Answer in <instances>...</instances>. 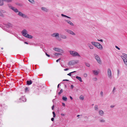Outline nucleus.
<instances>
[{"instance_id": "f257e3e1", "label": "nucleus", "mask_w": 127, "mask_h": 127, "mask_svg": "<svg viewBox=\"0 0 127 127\" xmlns=\"http://www.w3.org/2000/svg\"><path fill=\"white\" fill-rule=\"evenodd\" d=\"M23 35L24 37L29 38L31 39L32 38V36L31 35L28 34V32L26 30L24 29L21 32Z\"/></svg>"}, {"instance_id": "f03ea898", "label": "nucleus", "mask_w": 127, "mask_h": 127, "mask_svg": "<svg viewBox=\"0 0 127 127\" xmlns=\"http://www.w3.org/2000/svg\"><path fill=\"white\" fill-rule=\"evenodd\" d=\"M70 54L73 57H80V55L77 52L74 51H69Z\"/></svg>"}, {"instance_id": "7ed1b4c3", "label": "nucleus", "mask_w": 127, "mask_h": 127, "mask_svg": "<svg viewBox=\"0 0 127 127\" xmlns=\"http://www.w3.org/2000/svg\"><path fill=\"white\" fill-rule=\"evenodd\" d=\"M94 56L97 62L99 64H101V61L99 56L96 54H94Z\"/></svg>"}, {"instance_id": "20e7f679", "label": "nucleus", "mask_w": 127, "mask_h": 127, "mask_svg": "<svg viewBox=\"0 0 127 127\" xmlns=\"http://www.w3.org/2000/svg\"><path fill=\"white\" fill-rule=\"evenodd\" d=\"M107 76L110 79L112 78V75L111 69L110 68H108L107 70Z\"/></svg>"}, {"instance_id": "39448f33", "label": "nucleus", "mask_w": 127, "mask_h": 127, "mask_svg": "<svg viewBox=\"0 0 127 127\" xmlns=\"http://www.w3.org/2000/svg\"><path fill=\"white\" fill-rule=\"evenodd\" d=\"M51 36L53 37L57 38L59 37V34L57 32H54L51 34Z\"/></svg>"}, {"instance_id": "423d86ee", "label": "nucleus", "mask_w": 127, "mask_h": 127, "mask_svg": "<svg viewBox=\"0 0 127 127\" xmlns=\"http://www.w3.org/2000/svg\"><path fill=\"white\" fill-rule=\"evenodd\" d=\"M65 31L68 33L71 34L72 35H75V34L71 30L69 29H66L65 30Z\"/></svg>"}, {"instance_id": "0eeeda50", "label": "nucleus", "mask_w": 127, "mask_h": 127, "mask_svg": "<svg viewBox=\"0 0 127 127\" xmlns=\"http://www.w3.org/2000/svg\"><path fill=\"white\" fill-rule=\"evenodd\" d=\"M121 57L124 61L125 59H127V55L125 53H123L122 55L121 56Z\"/></svg>"}, {"instance_id": "6e6552de", "label": "nucleus", "mask_w": 127, "mask_h": 127, "mask_svg": "<svg viewBox=\"0 0 127 127\" xmlns=\"http://www.w3.org/2000/svg\"><path fill=\"white\" fill-rule=\"evenodd\" d=\"M18 12L19 13L18 14L20 16L24 18H26L27 17V16L25 14L23 13L20 12Z\"/></svg>"}, {"instance_id": "1a4fd4ad", "label": "nucleus", "mask_w": 127, "mask_h": 127, "mask_svg": "<svg viewBox=\"0 0 127 127\" xmlns=\"http://www.w3.org/2000/svg\"><path fill=\"white\" fill-rule=\"evenodd\" d=\"M95 47L98 49L100 50H101L103 49V47L102 46L101 44L98 43H97Z\"/></svg>"}, {"instance_id": "9d476101", "label": "nucleus", "mask_w": 127, "mask_h": 127, "mask_svg": "<svg viewBox=\"0 0 127 127\" xmlns=\"http://www.w3.org/2000/svg\"><path fill=\"white\" fill-rule=\"evenodd\" d=\"M6 12V11L4 10H0V16L2 17H4V15L2 13H5Z\"/></svg>"}, {"instance_id": "9b49d317", "label": "nucleus", "mask_w": 127, "mask_h": 127, "mask_svg": "<svg viewBox=\"0 0 127 127\" xmlns=\"http://www.w3.org/2000/svg\"><path fill=\"white\" fill-rule=\"evenodd\" d=\"M26 101V98L24 97H22L21 98H20L18 101L19 102H25Z\"/></svg>"}, {"instance_id": "f8f14e48", "label": "nucleus", "mask_w": 127, "mask_h": 127, "mask_svg": "<svg viewBox=\"0 0 127 127\" xmlns=\"http://www.w3.org/2000/svg\"><path fill=\"white\" fill-rule=\"evenodd\" d=\"M64 21L66 22L68 24L72 26H74V24L70 21L69 20H65Z\"/></svg>"}, {"instance_id": "ddd939ff", "label": "nucleus", "mask_w": 127, "mask_h": 127, "mask_svg": "<svg viewBox=\"0 0 127 127\" xmlns=\"http://www.w3.org/2000/svg\"><path fill=\"white\" fill-rule=\"evenodd\" d=\"M53 50L55 51L59 52L61 53H63V51L62 50L59 48H53Z\"/></svg>"}, {"instance_id": "4468645a", "label": "nucleus", "mask_w": 127, "mask_h": 127, "mask_svg": "<svg viewBox=\"0 0 127 127\" xmlns=\"http://www.w3.org/2000/svg\"><path fill=\"white\" fill-rule=\"evenodd\" d=\"M98 114L99 115L101 116H103L104 114V112L103 111L101 110H100L98 111Z\"/></svg>"}, {"instance_id": "2eb2a0df", "label": "nucleus", "mask_w": 127, "mask_h": 127, "mask_svg": "<svg viewBox=\"0 0 127 127\" xmlns=\"http://www.w3.org/2000/svg\"><path fill=\"white\" fill-rule=\"evenodd\" d=\"M99 122L101 123H104L106 121L103 118H101L99 119Z\"/></svg>"}, {"instance_id": "dca6fc26", "label": "nucleus", "mask_w": 127, "mask_h": 127, "mask_svg": "<svg viewBox=\"0 0 127 127\" xmlns=\"http://www.w3.org/2000/svg\"><path fill=\"white\" fill-rule=\"evenodd\" d=\"M92 71L93 74L95 75H97L98 74L99 72L97 70H93Z\"/></svg>"}, {"instance_id": "f3484780", "label": "nucleus", "mask_w": 127, "mask_h": 127, "mask_svg": "<svg viewBox=\"0 0 127 127\" xmlns=\"http://www.w3.org/2000/svg\"><path fill=\"white\" fill-rule=\"evenodd\" d=\"M60 37L62 38L63 39H66L67 38L66 35L63 34H60Z\"/></svg>"}, {"instance_id": "a211bd4d", "label": "nucleus", "mask_w": 127, "mask_h": 127, "mask_svg": "<svg viewBox=\"0 0 127 127\" xmlns=\"http://www.w3.org/2000/svg\"><path fill=\"white\" fill-rule=\"evenodd\" d=\"M88 46L89 48L90 49H93L94 48V47L92 45H91V44H89L88 45Z\"/></svg>"}, {"instance_id": "6ab92c4d", "label": "nucleus", "mask_w": 127, "mask_h": 127, "mask_svg": "<svg viewBox=\"0 0 127 127\" xmlns=\"http://www.w3.org/2000/svg\"><path fill=\"white\" fill-rule=\"evenodd\" d=\"M12 9L16 13L18 12H19L18 10L16 8L14 7Z\"/></svg>"}, {"instance_id": "aec40b11", "label": "nucleus", "mask_w": 127, "mask_h": 127, "mask_svg": "<svg viewBox=\"0 0 127 127\" xmlns=\"http://www.w3.org/2000/svg\"><path fill=\"white\" fill-rule=\"evenodd\" d=\"M76 78L78 80H79V81L80 82H82L81 78L80 77H79L78 76H76Z\"/></svg>"}, {"instance_id": "412c9836", "label": "nucleus", "mask_w": 127, "mask_h": 127, "mask_svg": "<svg viewBox=\"0 0 127 127\" xmlns=\"http://www.w3.org/2000/svg\"><path fill=\"white\" fill-rule=\"evenodd\" d=\"M41 9L42 10L46 12H47L48 11V9L45 7H42L41 8Z\"/></svg>"}, {"instance_id": "4be33fe9", "label": "nucleus", "mask_w": 127, "mask_h": 127, "mask_svg": "<svg viewBox=\"0 0 127 127\" xmlns=\"http://www.w3.org/2000/svg\"><path fill=\"white\" fill-rule=\"evenodd\" d=\"M61 16L63 17H66L67 18H68V19H71V18L70 17L68 16H67L66 15H64L63 14H62Z\"/></svg>"}, {"instance_id": "5701e85b", "label": "nucleus", "mask_w": 127, "mask_h": 127, "mask_svg": "<svg viewBox=\"0 0 127 127\" xmlns=\"http://www.w3.org/2000/svg\"><path fill=\"white\" fill-rule=\"evenodd\" d=\"M68 64L69 65H74L73 61H70L68 63Z\"/></svg>"}, {"instance_id": "b1692460", "label": "nucleus", "mask_w": 127, "mask_h": 127, "mask_svg": "<svg viewBox=\"0 0 127 127\" xmlns=\"http://www.w3.org/2000/svg\"><path fill=\"white\" fill-rule=\"evenodd\" d=\"M27 84L28 85H30L32 84V81L31 80L27 81Z\"/></svg>"}, {"instance_id": "393cba45", "label": "nucleus", "mask_w": 127, "mask_h": 127, "mask_svg": "<svg viewBox=\"0 0 127 127\" xmlns=\"http://www.w3.org/2000/svg\"><path fill=\"white\" fill-rule=\"evenodd\" d=\"M97 42H91V44L94 45V46H96V44H97Z\"/></svg>"}, {"instance_id": "a878e982", "label": "nucleus", "mask_w": 127, "mask_h": 127, "mask_svg": "<svg viewBox=\"0 0 127 127\" xmlns=\"http://www.w3.org/2000/svg\"><path fill=\"white\" fill-rule=\"evenodd\" d=\"M3 0H0V6H2L3 5Z\"/></svg>"}, {"instance_id": "bb28decb", "label": "nucleus", "mask_w": 127, "mask_h": 127, "mask_svg": "<svg viewBox=\"0 0 127 127\" xmlns=\"http://www.w3.org/2000/svg\"><path fill=\"white\" fill-rule=\"evenodd\" d=\"M62 99L66 101L67 100V98L66 97H64V96H63L62 97Z\"/></svg>"}, {"instance_id": "cd10ccee", "label": "nucleus", "mask_w": 127, "mask_h": 127, "mask_svg": "<svg viewBox=\"0 0 127 127\" xmlns=\"http://www.w3.org/2000/svg\"><path fill=\"white\" fill-rule=\"evenodd\" d=\"M84 97L82 95H80L79 97L80 99L82 100L84 99Z\"/></svg>"}, {"instance_id": "c85d7f7f", "label": "nucleus", "mask_w": 127, "mask_h": 127, "mask_svg": "<svg viewBox=\"0 0 127 127\" xmlns=\"http://www.w3.org/2000/svg\"><path fill=\"white\" fill-rule=\"evenodd\" d=\"M123 61L124 64H125V65L127 66V59H125V60Z\"/></svg>"}, {"instance_id": "c756f323", "label": "nucleus", "mask_w": 127, "mask_h": 127, "mask_svg": "<svg viewBox=\"0 0 127 127\" xmlns=\"http://www.w3.org/2000/svg\"><path fill=\"white\" fill-rule=\"evenodd\" d=\"M74 64H77L78 63L79 61L78 60H73Z\"/></svg>"}, {"instance_id": "7c9ffc66", "label": "nucleus", "mask_w": 127, "mask_h": 127, "mask_svg": "<svg viewBox=\"0 0 127 127\" xmlns=\"http://www.w3.org/2000/svg\"><path fill=\"white\" fill-rule=\"evenodd\" d=\"M12 0H3L4 1H5L8 2H11Z\"/></svg>"}, {"instance_id": "2f4dec72", "label": "nucleus", "mask_w": 127, "mask_h": 127, "mask_svg": "<svg viewBox=\"0 0 127 127\" xmlns=\"http://www.w3.org/2000/svg\"><path fill=\"white\" fill-rule=\"evenodd\" d=\"M116 90V88L115 87H114L113 88V89L112 91V92L114 94L115 92V90Z\"/></svg>"}, {"instance_id": "473e14b6", "label": "nucleus", "mask_w": 127, "mask_h": 127, "mask_svg": "<svg viewBox=\"0 0 127 127\" xmlns=\"http://www.w3.org/2000/svg\"><path fill=\"white\" fill-rule=\"evenodd\" d=\"M95 110H97L98 109L97 106V105H95Z\"/></svg>"}, {"instance_id": "72a5a7b5", "label": "nucleus", "mask_w": 127, "mask_h": 127, "mask_svg": "<svg viewBox=\"0 0 127 127\" xmlns=\"http://www.w3.org/2000/svg\"><path fill=\"white\" fill-rule=\"evenodd\" d=\"M63 90L62 89H61L60 92L58 93V94L60 95L63 92Z\"/></svg>"}, {"instance_id": "f704fd0d", "label": "nucleus", "mask_w": 127, "mask_h": 127, "mask_svg": "<svg viewBox=\"0 0 127 127\" xmlns=\"http://www.w3.org/2000/svg\"><path fill=\"white\" fill-rule=\"evenodd\" d=\"M8 6L9 8L11 9H12L13 8V7H12L11 5L10 4H8Z\"/></svg>"}, {"instance_id": "c9c22d12", "label": "nucleus", "mask_w": 127, "mask_h": 127, "mask_svg": "<svg viewBox=\"0 0 127 127\" xmlns=\"http://www.w3.org/2000/svg\"><path fill=\"white\" fill-rule=\"evenodd\" d=\"M85 64L88 67H89V66H90V64L88 63H85Z\"/></svg>"}, {"instance_id": "e433bc0d", "label": "nucleus", "mask_w": 127, "mask_h": 127, "mask_svg": "<svg viewBox=\"0 0 127 127\" xmlns=\"http://www.w3.org/2000/svg\"><path fill=\"white\" fill-rule=\"evenodd\" d=\"M76 72V71H74L71 72L69 73L68 74H67V75L70 76L71 75V73H74V72Z\"/></svg>"}, {"instance_id": "4c0bfd02", "label": "nucleus", "mask_w": 127, "mask_h": 127, "mask_svg": "<svg viewBox=\"0 0 127 127\" xmlns=\"http://www.w3.org/2000/svg\"><path fill=\"white\" fill-rule=\"evenodd\" d=\"M93 80L94 81H96L97 80V79L96 77H94L93 78Z\"/></svg>"}, {"instance_id": "58836bf2", "label": "nucleus", "mask_w": 127, "mask_h": 127, "mask_svg": "<svg viewBox=\"0 0 127 127\" xmlns=\"http://www.w3.org/2000/svg\"><path fill=\"white\" fill-rule=\"evenodd\" d=\"M87 74L86 73H85L83 74V76L85 77H87Z\"/></svg>"}, {"instance_id": "ea45409f", "label": "nucleus", "mask_w": 127, "mask_h": 127, "mask_svg": "<svg viewBox=\"0 0 127 127\" xmlns=\"http://www.w3.org/2000/svg\"><path fill=\"white\" fill-rule=\"evenodd\" d=\"M30 2L32 3H33L34 1L33 0H28Z\"/></svg>"}, {"instance_id": "a19ab883", "label": "nucleus", "mask_w": 127, "mask_h": 127, "mask_svg": "<svg viewBox=\"0 0 127 127\" xmlns=\"http://www.w3.org/2000/svg\"><path fill=\"white\" fill-rule=\"evenodd\" d=\"M61 55V54L60 53H55V55L56 56H58L59 55Z\"/></svg>"}, {"instance_id": "79ce46f5", "label": "nucleus", "mask_w": 127, "mask_h": 127, "mask_svg": "<svg viewBox=\"0 0 127 127\" xmlns=\"http://www.w3.org/2000/svg\"><path fill=\"white\" fill-rule=\"evenodd\" d=\"M52 113L53 114V117H56V115L55 113L54 112H52Z\"/></svg>"}, {"instance_id": "37998d69", "label": "nucleus", "mask_w": 127, "mask_h": 127, "mask_svg": "<svg viewBox=\"0 0 127 127\" xmlns=\"http://www.w3.org/2000/svg\"><path fill=\"white\" fill-rule=\"evenodd\" d=\"M8 25L9 27H11L12 26V25L10 23L8 24Z\"/></svg>"}, {"instance_id": "c03bdc74", "label": "nucleus", "mask_w": 127, "mask_h": 127, "mask_svg": "<svg viewBox=\"0 0 127 127\" xmlns=\"http://www.w3.org/2000/svg\"><path fill=\"white\" fill-rule=\"evenodd\" d=\"M100 95L102 96L103 95V92L102 91H101L100 93Z\"/></svg>"}, {"instance_id": "a18cd8bd", "label": "nucleus", "mask_w": 127, "mask_h": 127, "mask_svg": "<svg viewBox=\"0 0 127 127\" xmlns=\"http://www.w3.org/2000/svg\"><path fill=\"white\" fill-rule=\"evenodd\" d=\"M115 47L116 48H117L118 50H120V49L119 47H118V46H115Z\"/></svg>"}, {"instance_id": "49530a36", "label": "nucleus", "mask_w": 127, "mask_h": 127, "mask_svg": "<svg viewBox=\"0 0 127 127\" xmlns=\"http://www.w3.org/2000/svg\"><path fill=\"white\" fill-rule=\"evenodd\" d=\"M28 91V88H25V92H26Z\"/></svg>"}, {"instance_id": "de8ad7c7", "label": "nucleus", "mask_w": 127, "mask_h": 127, "mask_svg": "<svg viewBox=\"0 0 127 127\" xmlns=\"http://www.w3.org/2000/svg\"><path fill=\"white\" fill-rule=\"evenodd\" d=\"M115 105H111L110 106V107L111 108H113L115 107Z\"/></svg>"}, {"instance_id": "09e8293b", "label": "nucleus", "mask_w": 127, "mask_h": 127, "mask_svg": "<svg viewBox=\"0 0 127 127\" xmlns=\"http://www.w3.org/2000/svg\"><path fill=\"white\" fill-rule=\"evenodd\" d=\"M98 41H101V42H103V40L102 39H100V40L98 39Z\"/></svg>"}, {"instance_id": "8fccbe9b", "label": "nucleus", "mask_w": 127, "mask_h": 127, "mask_svg": "<svg viewBox=\"0 0 127 127\" xmlns=\"http://www.w3.org/2000/svg\"><path fill=\"white\" fill-rule=\"evenodd\" d=\"M61 115L62 116H64L65 115V114H63V113H61Z\"/></svg>"}, {"instance_id": "3c124183", "label": "nucleus", "mask_w": 127, "mask_h": 127, "mask_svg": "<svg viewBox=\"0 0 127 127\" xmlns=\"http://www.w3.org/2000/svg\"><path fill=\"white\" fill-rule=\"evenodd\" d=\"M74 86L72 85L71 86V87L72 89H73L74 88Z\"/></svg>"}, {"instance_id": "603ef678", "label": "nucleus", "mask_w": 127, "mask_h": 127, "mask_svg": "<svg viewBox=\"0 0 127 127\" xmlns=\"http://www.w3.org/2000/svg\"><path fill=\"white\" fill-rule=\"evenodd\" d=\"M46 54L47 56L48 57H50V55H49L48 54H47L46 53Z\"/></svg>"}, {"instance_id": "864d4df0", "label": "nucleus", "mask_w": 127, "mask_h": 127, "mask_svg": "<svg viewBox=\"0 0 127 127\" xmlns=\"http://www.w3.org/2000/svg\"><path fill=\"white\" fill-rule=\"evenodd\" d=\"M60 60H61V59L60 58V59H58V60H57L56 61V62H58V61H59Z\"/></svg>"}, {"instance_id": "5fc2aeb1", "label": "nucleus", "mask_w": 127, "mask_h": 127, "mask_svg": "<svg viewBox=\"0 0 127 127\" xmlns=\"http://www.w3.org/2000/svg\"><path fill=\"white\" fill-rule=\"evenodd\" d=\"M68 69H69L68 68H66V69H64V71H66L68 70Z\"/></svg>"}, {"instance_id": "6e6d98bb", "label": "nucleus", "mask_w": 127, "mask_h": 127, "mask_svg": "<svg viewBox=\"0 0 127 127\" xmlns=\"http://www.w3.org/2000/svg\"><path fill=\"white\" fill-rule=\"evenodd\" d=\"M62 105L63 106H65V104L63 102L62 103Z\"/></svg>"}, {"instance_id": "4d7b16f0", "label": "nucleus", "mask_w": 127, "mask_h": 127, "mask_svg": "<svg viewBox=\"0 0 127 127\" xmlns=\"http://www.w3.org/2000/svg\"><path fill=\"white\" fill-rule=\"evenodd\" d=\"M54 120V118H52L51 119V120L52 121H53Z\"/></svg>"}, {"instance_id": "13d9d810", "label": "nucleus", "mask_w": 127, "mask_h": 127, "mask_svg": "<svg viewBox=\"0 0 127 127\" xmlns=\"http://www.w3.org/2000/svg\"><path fill=\"white\" fill-rule=\"evenodd\" d=\"M117 72H118V75L119 73V70H117Z\"/></svg>"}, {"instance_id": "bf43d9fd", "label": "nucleus", "mask_w": 127, "mask_h": 127, "mask_svg": "<svg viewBox=\"0 0 127 127\" xmlns=\"http://www.w3.org/2000/svg\"><path fill=\"white\" fill-rule=\"evenodd\" d=\"M54 105L52 107V110H53L54 109Z\"/></svg>"}, {"instance_id": "052dcab7", "label": "nucleus", "mask_w": 127, "mask_h": 127, "mask_svg": "<svg viewBox=\"0 0 127 127\" xmlns=\"http://www.w3.org/2000/svg\"><path fill=\"white\" fill-rule=\"evenodd\" d=\"M70 99H71V100H72V99L73 98H72V97L71 96H70Z\"/></svg>"}, {"instance_id": "680f3d73", "label": "nucleus", "mask_w": 127, "mask_h": 127, "mask_svg": "<svg viewBox=\"0 0 127 127\" xmlns=\"http://www.w3.org/2000/svg\"><path fill=\"white\" fill-rule=\"evenodd\" d=\"M63 81H68V80L67 79L64 80H63Z\"/></svg>"}, {"instance_id": "e2e57ef3", "label": "nucleus", "mask_w": 127, "mask_h": 127, "mask_svg": "<svg viewBox=\"0 0 127 127\" xmlns=\"http://www.w3.org/2000/svg\"><path fill=\"white\" fill-rule=\"evenodd\" d=\"M25 44H28V42H25Z\"/></svg>"}, {"instance_id": "0e129e2a", "label": "nucleus", "mask_w": 127, "mask_h": 127, "mask_svg": "<svg viewBox=\"0 0 127 127\" xmlns=\"http://www.w3.org/2000/svg\"><path fill=\"white\" fill-rule=\"evenodd\" d=\"M80 116V115H77V117H78L79 116Z\"/></svg>"}, {"instance_id": "69168bd1", "label": "nucleus", "mask_w": 127, "mask_h": 127, "mask_svg": "<svg viewBox=\"0 0 127 127\" xmlns=\"http://www.w3.org/2000/svg\"><path fill=\"white\" fill-rule=\"evenodd\" d=\"M59 85H60V84H59L58 85V88H59Z\"/></svg>"}, {"instance_id": "338daca9", "label": "nucleus", "mask_w": 127, "mask_h": 127, "mask_svg": "<svg viewBox=\"0 0 127 127\" xmlns=\"http://www.w3.org/2000/svg\"><path fill=\"white\" fill-rule=\"evenodd\" d=\"M3 49V48H1V49Z\"/></svg>"}, {"instance_id": "774afa93", "label": "nucleus", "mask_w": 127, "mask_h": 127, "mask_svg": "<svg viewBox=\"0 0 127 127\" xmlns=\"http://www.w3.org/2000/svg\"><path fill=\"white\" fill-rule=\"evenodd\" d=\"M57 17H59L58 15H57Z\"/></svg>"}]
</instances>
